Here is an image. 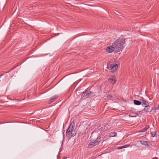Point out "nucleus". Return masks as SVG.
<instances>
[{
  "label": "nucleus",
  "instance_id": "nucleus-1",
  "mask_svg": "<svg viewBox=\"0 0 159 159\" xmlns=\"http://www.w3.org/2000/svg\"><path fill=\"white\" fill-rule=\"evenodd\" d=\"M112 45L114 46L116 52H119L122 51L125 46V40L124 39H118Z\"/></svg>",
  "mask_w": 159,
  "mask_h": 159
},
{
  "label": "nucleus",
  "instance_id": "nucleus-2",
  "mask_svg": "<svg viewBox=\"0 0 159 159\" xmlns=\"http://www.w3.org/2000/svg\"><path fill=\"white\" fill-rule=\"evenodd\" d=\"M118 67V65L117 64H113L108 63L107 65V68L111 70L113 73L115 72Z\"/></svg>",
  "mask_w": 159,
  "mask_h": 159
},
{
  "label": "nucleus",
  "instance_id": "nucleus-3",
  "mask_svg": "<svg viewBox=\"0 0 159 159\" xmlns=\"http://www.w3.org/2000/svg\"><path fill=\"white\" fill-rule=\"evenodd\" d=\"M115 50V48L113 46L107 47V48L106 51L107 52L111 53L113 52Z\"/></svg>",
  "mask_w": 159,
  "mask_h": 159
},
{
  "label": "nucleus",
  "instance_id": "nucleus-4",
  "mask_svg": "<svg viewBox=\"0 0 159 159\" xmlns=\"http://www.w3.org/2000/svg\"><path fill=\"white\" fill-rule=\"evenodd\" d=\"M99 142L100 141H98V140H93V141L90 142L89 144V145L94 146L97 145Z\"/></svg>",
  "mask_w": 159,
  "mask_h": 159
},
{
  "label": "nucleus",
  "instance_id": "nucleus-5",
  "mask_svg": "<svg viewBox=\"0 0 159 159\" xmlns=\"http://www.w3.org/2000/svg\"><path fill=\"white\" fill-rule=\"evenodd\" d=\"M141 104L143 107H145V106H148L149 105V104L148 102H146L143 99L141 100Z\"/></svg>",
  "mask_w": 159,
  "mask_h": 159
},
{
  "label": "nucleus",
  "instance_id": "nucleus-6",
  "mask_svg": "<svg viewBox=\"0 0 159 159\" xmlns=\"http://www.w3.org/2000/svg\"><path fill=\"white\" fill-rule=\"evenodd\" d=\"M75 126V123L74 122H72L71 123L70 125L68 127V129H70L71 130H73V128Z\"/></svg>",
  "mask_w": 159,
  "mask_h": 159
},
{
  "label": "nucleus",
  "instance_id": "nucleus-7",
  "mask_svg": "<svg viewBox=\"0 0 159 159\" xmlns=\"http://www.w3.org/2000/svg\"><path fill=\"white\" fill-rule=\"evenodd\" d=\"M134 104L137 105H139L141 104V101H140L137 100H134Z\"/></svg>",
  "mask_w": 159,
  "mask_h": 159
},
{
  "label": "nucleus",
  "instance_id": "nucleus-8",
  "mask_svg": "<svg viewBox=\"0 0 159 159\" xmlns=\"http://www.w3.org/2000/svg\"><path fill=\"white\" fill-rule=\"evenodd\" d=\"M56 99V96H54L53 97L50 99V100L49 101V103H51L52 102L54 101Z\"/></svg>",
  "mask_w": 159,
  "mask_h": 159
},
{
  "label": "nucleus",
  "instance_id": "nucleus-9",
  "mask_svg": "<svg viewBox=\"0 0 159 159\" xmlns=\"http://www.w3.org/2000/svg\"><path fill=\"white\" fill-rule=\"evenodd\" d=\"M150 108V106H149V105H148V106H145V107H144V110L146 112H148L149 111Z\"/></svg>",
  "mask_w": 159,
  "mask_h": 159
},
{
  "label": "nucleus",
  "instance_id": "nucleus-10",
  "mask_svg": "<svg viewBox=\"0 0 159 159\" xmlns=\"http://www.w3.org/2000/svg\"><path fill=\"white\" fill-rule=\"evenodd\" d=\"M139 142H140L141 144L143 145H148V142L146 141H140Z\"/></svg>",
  "mask_w": 159,
  "mask_h": 159
},
{
  "label": "nucleus",
  "instance_id": "nucleus-11",
  "mask_svg": "<svg viewBox=\"0 0 159 159\" xmlns=\"http://www.w3.org/2000/svg\"><path fill=\"white\" fill-rule=\"evenodd\" d=\"M108 81L112 84H114L116 82V81L115 80L111 79V78H109Z\"/></svg>",
  "mask_w": 159,
  "mask_h": 159
},
{
  "label": "nucleus",
  "instance_id": "nucleus-12",
  "mask_svg": "<svg viewBox=\"0 0 159 159\" xmlns=\"http://www.w3.org/2000/svg\"><path fill=\"white\" fill-rule=\"evenodd\" d=\"M72 130H71L70 129L68 128L66 131V135H70L72 134Z\"/></svg>",
  "mask_w": 159,
  "mask_h": 159
},
{
  "label": "nucleus",
  "instance_id": "nucleus-13",
  "mask_svg": "<svg viewBox=\"0 0 159 159\" xmlns=\"http://www.w3.org/2000/svg\"><path fill=\"white\" fill-rule=\"evenodd\" d=\"M148 129V127H145L144 128L141 129L140 131H139V132H144L146 131Z\"/></svg>",
  "mask_w": 159,
  "mask_h": 159
},
{
  "label": "nucleus",
  "instance_id": "nucleus-14",
  "mask_svg": "<svg viewBox=\"0 0 159 159\" xmlns=\"http://www.w3.org/2000/svg\"><path fill=\"white\" fill-rule=\"evenodd\" d=\"M116 133L114 132H111L110 133L109 135L110 137H115L116 136Z\"/></svg>",
  "mask_w": 159,
  "mask_h": 159
},
{
  "label": "nucleus",
  "instance_id": "nucleus-15",
  "mask_svg": "<svg viewBox=\"0 0 159 159\" xmlns=\"http://www.w3.org/2000/svg\"><path fill=\"white\" fill-rule=\"evenodd\" d=\"M138 115L136 114H133V113H131L129 115V116L130 117H135L137 116Z\"/></svg>",
  "mask_w": 159,
  "mask_h": 159
},
{
  "label": "nucleus",
  "instance_id": "nucleus-16",
  "mask_svg": "<svg viewBox=\"0 0 159 159\" xmlns=\"http://www.w3.org/2000/svg\"><path fill=\"white\" fill-rule=\"evenodd\" d=\"M89 93H88V92L87 91L86 92H85L84 96H85L86 97H88L89 96Z\"/></svg>",
  "mask_w": 159,
  "mask_h": 159
},
{
  "label": "nucleus",
  "instance_id": "nucleus-17",
  "mask_svg": "<svg viewBox=\"0 0 159 159\" xmlns=\"http://www.w3.org/2000/svg\"><path fill=\"white\" fill-rule=\"evenodd\" d=\"M151 134L152 136V137H154L156 135V132H152Z\"/></svg>",
  "mask_w": 159,
  "mask_h": 159
},
{
  "label": "nucleus",
  "instance_id": "nucleus-18",
  "mask_svg": "<svg viewBox=\"0 0 159 159\" xmlns=\"http://www.w3.org/2000/svg\"><path fill=\"white\" fill-rule=\"evenodd\" d=\"M129 146V145H124L123 146L124 148H127Z\"/></svg>",
  "mask_w": 159,
  "mask_h": 159
},
{
  "label": "nucleus",
  "instance_id": "nucleus-19",
  "mask_svg": "<svg viewBox=\"0 0 159 159\" xmlns=\"http://www.w3.org/2000/svg\"><path fill=\"white\" fill-rule=\"evenodd\" d=\"M159 110V104L158 105V106L157 107H156L155 110Z\"/></svg>",
  "mask_w": 159,
  "mask_h": 159
},
{
  "label": "nucleus",
  "instance_id": "nucleus-20",
  "mask_svg": "<svg viewBox=\"0 0 159 159\" xmlns=\"http://www.w3.org/2000/svg\"><path fill=\"white\" fill-rule=\"evenodd\" d=\"M123 148V146H120V147H118L117 148L118 149H122V148Z\"/></svg>",
  "mask_w": 159,
  "mask_h": 159
},
{
  "label": "nucleus",
  "instance_id": "nucleus-21",
  "mask_svg": "<svg viewBox=\"0 0 159 159\" xmlns=\"http://www.w3.org/2000/svg\"><path fill=\"white\" fill-rule=\"evenodd\" d=\"M76 135V134L75 133H72V136L73 137L74 136Z\"/></svg>",
  "mask_w": 159,
  "mask_h": 159
},
{
  "label": "nucleus",
  "instance_id": "nucleus-22",
  "mask_svg": "<svg viewBox=\"0 0 159 159\" xmlns=\"http://www.w3.org/2000/svg\"><path fill=\"white\" fill-rule=\"evenodd\" d=\"M152 159H158V158L157 157H155L152 158Z\"/></svg>",
  "mask_w": 159,
  "mask_h": 159
},
{
  "label": "nucleus",
  "instance_id": "nucleus-23",
  "mask_svg": "<svg viewBox=\"0 0 159 159\" xmlns=\"http://www.w3.org/2000/svg\"><path fill=\"white\" fill-rule=\"evenodd\" d=\"M3 75V74H2V75H0V77L1 76H2V75Z\"/></svg>",
  "mask_w": 159,
  "mask_h": 159
},
{
  "label": "nucleus",
  "instance_id": "nucleus-24",
  "mask_svg": "<svg viewBox=\"0 0 159 159\" xmlns=\"http://www.w3.org/2000/svg\"><path fill=\"white\" fill-rule=\"evenodd\" d=\"M62 159H66V158L65 157L63 158Z\"/></svg>",
  "mask_w": 159,
  "mask_h": 159
},
{
  "label": "nucleus",
  "instance_id": "nucleus-25",
  "mask_svg": "<svg viewBox=\"0 0 159 159\" xmlns=\"http://www.w3.org/2000/svg\"><path fill=\"white\" fill-rule=\"evenodd\" d=\"M110 98L112 97V96H110Z\"/></svg>",
  "mask_w": 159,
  "mask_h": 159
}]
</instances>
